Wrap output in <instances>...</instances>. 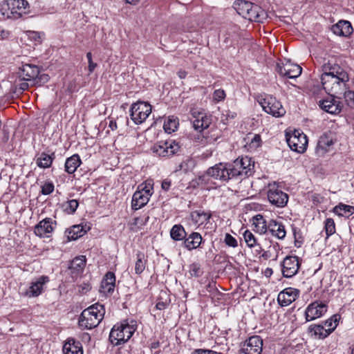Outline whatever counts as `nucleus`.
I'll list each match as a JSON object with an SVG mask.
<instances>
[{
  "label": "nucleus",
  "instance_id": "774afa93",
  "mask_svg": "<svg viewBox=\"0 0 354 354\" xmlns=\"http://www.w3.org/2000/svg\"><path fill=\"white\" fill-rule=\"evenodd\" d=\"M39 80H42L43 82H48V75L46 74L40 75Z\"/></svg>",
  "mask_w": 354,
  "mask_h": 354
},
{
  "label": "nucleus",
  "instance_id": "473e14b6",
  "mask_svg": "<svg viewBox=\"0 0 354 354\" xmlns=\"http://www.w3.org/2000/svg\"><path fill=\"white\" fill-rule=\"evenodd\" d=\"M55 157L54 152L51 154L41 152L36 159V164L39 167L42 169L49 168L51 166Z\"/></svg>",
  "mask_w": 354,
  "mask_h": 354
},
{
  "label": "nucleus",
  "instance_id": "9b49d317",
  "mask_svg": "<svg viewBox=\"0 0 354 354\" xmlns=\"http://www.w3.org/2000/svg\"><path fill=\"white\" fill-rule=\"evenodd\" d=\"M230 163H218L207 170V175L221 182H227L234 178L231 176Z\"/></svg>",
  "mask_w": 354,
  "mask_h": 354
},
{
  "label": "nucleus",
  "instance_id": "4be33fe9",
  "mask_svg": "<svg viewBox=\"0 0 354 354\" xmlns=\"http://www.w3.org/2000/svg\"><path fill=\"white\" fill-rule=\"evenodd\" d=\"M49 281L46 276H40L30 283L29 288L26 292L28 297H35L41 295L44 290V286Z\"/></svg>",
  "mask_w": 354,
  "mask_h": 354
},
{
  "label": "nucleus",
  "instance_id": "e433bc0d",
  "mask_svg": "<svg viewBox=\"0 0 354 354\" xmlns=\"http://www.w3.org/2000/svg\"><path fill=\"white\" fill-rule=\"evenodd\" d=\"M170 236L175 241H182L186 238L187 232L182 225H175L170 231Z\"/></svg>",
  "mask_w": 354,
  "mask_h": 354
},
{
  "label": "nucleus",
  "instance_id": "2f4dec72",
  "mask_svg": "<svg viewBox=\"0 0 354 354\" xmlns=\"http://www.w3.org/2000/svg\"><path fill=\"white\" fill-rule=\"evenodd\" d=\"M82 164L78 154H74L66 160L64 170L69 174H73Z\"/></svg>",
  "mask_w": 354,
  "mask_h": 354
},
{
  "label": "nucleus",
  "instance_id": "de8ad7c7",
  "mask_svg": "<svg viewBox=\"0 0 354 354\" xmlns=\"http://www.w3.org/2000/svg\"><path fill=\"white\" fill-rule=\"evenodd\" d=\"M236 115V113L235 112L230 110H225L221 114V120L223 124H226L230 122V120L234 119Z\"/></svg>",
  "mask_w": 354,
  "mask_h": 354
},
{
  "label": "nucleus",
  "instance_id": "a18cd8bd",
  "mask_svg": "<svg viewBox=\"0 0 354 354\" xmlns=\"http://www.w3.org/2000/svg\"><path fill=\"white\" fill-rule=\"evenodd\" d=\"M141 187L138 191L142 192L145 194H148L151 196L153 194V182L151 180H147L145 183L140 185L138 188Z\"/></svg>",
  "mask_w": 354,
  "mask_h": 354
},
{
  "label": "nucleus",
  "instance_id": "864d4df0",
  "mask_svg": "<svg viewBox=\"0 0 354 354\" xmlns=\"http://www.w3.org/2000/svg\"><path fill=\"white\" fill-rule=\"evenodd\" d=\"M26 34L30 40L37 43L41 42V34L39 32L29 30L26 32Z\"/></svg>",
  "mask_w": 354,
  "mask_h": 354
},
{
  "label": "nucleus",
  "instance_id": "b1692460",
  "mask_svg": "<svg viewBox=\"0 0 354 354\" xmlns=\"http://www.w3.org/2000/svg\"><path fill=\"white\" fill-rule=\"evenodd\" d=\"M39 74V68L34 64H26L21 68V76L24 80H34Z\"/></svg>",
  "mask_w": 354,
  "mask_h": 354
},
{
  "label": "nucleus",
  "instance_id": "052dcab7",
  "mask_svg": "<svg viewBox=\"0 0 354 354\" xmlns=\"http://www.w3.org/2000/svg\"><path fill=\"white\" fill-rule=\"evenodd\" d=\"M171 183L170 180L165 179L162 182L161 187H162V189H164L165 191H168L171 187Z\"/></svg>",
  "mask_w": 354,
  "mask_h": 354
},
{
  "label": "nucleus",
  "instance_id": "a878e982",
  "mask_svg": "<svg viewBox=\"0 0 354 354\" xmlns=\"http://www.w3.org/2000/svg\"><path fill=\"white\" fill-rule=\"evenodd\" d=\"M243 238L247 245L254 249L257 254H260L263 251L258 239L250 230H247L244 232Z\"/></svg>",
  "mask_w": 354,
  "mask_h": 354
},
{
  "label": "nucleus",
  "instance_id": "c9c22d12",
  "mask_svg": "<svg viewBox=\"0 0 354 354\" xmlns=\"http://www.w3.org/2000/svg\"><path fill=\"white\" fill-rule=\"evenodd\" d=\"M308 330L312 336L319 339H324L330 335L324 325H310L308 328Z\"/></svg>",
  "mask_w": 354,
  "mask_h": 354
},
{
  "label": "nucleus",
  "instance_id": "0eeeda50",
  "mask_svg": "<svg viewBox=\"0 0 354 354\" xmlns=\"http://www.w3.org/2000/svg\"><path fill=\"white\" fill-rule=\"evenodd\" d=\"M259 102L265 112L274 117H281L286 113V110L281 102L272 95H267L260 98Z\"/></svg>",
  "mask_w": 354,
  "mask_h": 354
},
{
  "label": "nucleus",
  "instance_id": "393cba45",
  "mask_svg": "<svg viewBox=\"0 0 354 354\" xmlns=\"http://www.w3.org/2000/svg\"><path fill=\"white\" fill-rule=\"evenodd\" d=\"M268 231L278 239H283L286 236V232L282 223L275 220H270L268 223Z\"/></svg>",
  "mask_w": 354,
  "mask_h": 354
},
{
  "label": "nucleus",
  "instance_id": "603ef678",
  "mask_svg": "<svg viewBox=\"0 0 354 354\" xmlns=\"http://www.w3.org/2000/svg\"><path fill=\"white\" fill-rule=\"evenodd\" d=\"M224 242L227 245L230 247L236 248L238 246L236 239L229 233L225 234Z\"/></svg>",
  "mask_w": 354,
  "mask_h": 354
},
{
  "label": "nucleus",
  "instance_id": "58836bf2",
  "mask_svg": "<svg viewBox=\"0 0 354 354\" xmlns=\"http://www.w3.org/2000/svg\"><path fill=\"white\" fill-rule=\"evenodd\" d=\"M146 263L147 260L145 259V254L141 252H138L135 263L136 274H140L145 270Z\"/></svg>",
  "mask_w": 354,
  "mask_h": 354
},
{
  "label": "nucleus",
  "instance_id": "13d9d810",
  "mask_svg": "<svg viewBox=\"0 0 354 354\" xmlns=\"http://www.w3.org/2000/svg\"><path fill=\"white\" fill-rule=\"evenodd\" d=\"M311 200L315 204L322 203L324 201V197L319 194L315 193L311 196Z\"/></svg>",
  "mask_w": 354,
  "mask_h": 354
},
{
  "label": "nucleus",
  "instance_id": "423d86ee",
  "mask_svg": "<svg viewBox=\"0 0 354 354\" xmlns=\"http://www.w3.org/2000/svg\"><path fill=\"white\" fill-rule=\"evenodd\" d=\"M230 166L231 176L236 179H243L251 176L254 167L251 158L248 156L237 158L232 163H230Z\"/></svg>",
  "mask_w": 354,
  "mask_h": 354
},
{
  "label": "nucleus",
  "instance_id": "5701e85b",
  "mask_svg": "<svg viewBox=\"0 0 354 354\" xmlns=\"http://www.w3.org/2000/svg\"><path fill=\"white\" fill-rule=\"evenodd\" d=\"M331 31L336 35L340 37H348L353 31L350 21L340 20L330 28Z\"/></svg>",
  "mask_w": 354,
  "mask_h": 354
},
{
  "label": "nucleus",
  "instance_id": "ddd939ff",
  "mask_svg": "<svg viewBox=\"0 0 354 354\" xmlns=\"http://www.w3.org/2000/svg\"><path fill=\"white\" fill-rule=\"evenodd\" d=\"M262 350L263 340L261 337L255 335L245 341L241 349V354H261Z\"/></svg>",
  "mask_w": 354,
  "mask_h": 354
},
{
  "label": "nucleus",
  "instance_id": "7c9ffc66",
  "mask_svg": "<svg viewBox=\"0 0 354 354\" xmlns=\"http://www.w3.org/2000/svg\"><path fill=\"white\" fill-rule=\"evenodd\" d=\"M149 196L140 191L137 190L133 195L131 207L132 209L138 210L143 207L149 201Z\"/></svg>",
  "mask_w": 354,
  "mask_h": 354
},
{
  "label": "nucleus",
  "instance_id": "680f3d73",
  "mask_svg": "<svg viewBox=\"0 0 354 354\" xmlns=\"http://www.w3.org/2000/svg\"><path fill=\"white\" fill-rule=\"evenodd\" d=\"M168 306V303L167 301H159L157 302L156 307L158 310H164Z\"/></svg>",
  "mask_w": 354,
  "mask_h": 354
},
{
  "label": "nucleus",
  "instance_id": "f257e3e1",
  "mask_svg": "<svg viewBox=\"0 0 354 354\" xmlns=\"http://www.w3.org/2000/svg\"><path fill=\"white\" fill-rule=\"evenodd\" d=\"M105 313L103 305L95 304L81 313L79 319V326L84 329H92L99 325Z\"/></svg>",
  "mask_w": 354,
  "mask_h": 354
},
{
  "label": "nucleus",
  "instance_id": "c85d7f7f",
  "mask_svg": "<svg viewBox=\"0 0 354 354\" xmlns=\"http://www.w3.org/2000/svg\"><path fill=\"white\" fill-rule=\"evenodd\" d=\"M190 217L195 225L200 226L203 224H207L209 221L212 217V213L209 211H194L190 214Z\"/></svg>",
  "mask_w": 354,
  "mask_h": 354
},
{
  "label": "nucleus",
  "instance_id": "0e129e2a",
  "mask_svg": "<svg viewBox=\"0 0 354 354\" xmlns=\"http://www.w3.org/2000/svg\"><path fill=\"white\" fill-rule=\"evenodd\" d=\"M187 75V73L185 71H184V70H180L178 72V76L180 79H185Z\"/></svg>",
  "mask_w": 354,
  "mask_h": 354
},
{
  "label": "nucleus",
  "instance_id": "a19ab883",
  "mask_svg": "<svg viewBox=\"0 0 354 354\" xmlns=\"http://www.w3.org/2000/svg\"><path fill=\"white\" fill-rule=\"evenodd\" d=\"M333 212L339 216H346L354 212V207L339 204L334 207Z\"/></svg>",
  "mask_w": 354,
  "mask_h": 354
},
{
  "label": "nucleus",
  "instance_id": "20e7f679",
  "mask_svg": "<svg viewBox=\"0 0 354 354\" xmlns=\"http://www.w3.org/2000/svg\"><path fill=\"white\" fill-rule=\"evenodd\" d=\"M323 89L330 95H341L346 89L349 76L322 75L320 77Z\"/></svg>",
  "mask_w": 354,
  "mask_h": 354
},
{
  "label": "nucleus",
  "instance_id": "412c9836",
  "mask_svg": "<svg viewBox=\"0 0 354 354\" xmlns=\"http://www.w3.org/2000/svg\"><path fill=\"white\" fill-rule=\"evenodd\" d=\"M299 295V290L291 287L287 288L279 292L277 301L281 306H288L297 299Z\"/></svg>",
  "mask_w": 354,
  "mask_h": 354
},
{
  "label": "nucleus",
  "instance_id": "9d476101",
  "mask_svg": "<svg viewBox=\"0 0 354 354\" xmlns=\"http://www.w3.org/2000/svg\"><path fill=\"white\" fill-rule=\"evenodd\" d=\"M180 146L175 140H167L166 142H158L153 145L151 148L153 153L160 157H170L176 153Z\"/></svg>",
  "mask_w": 354,
  "mask_h": 354
},
{
  "label": "nucleus",
  "instance_id": "dca6fc26",
  "mask_svg": "<svg viewBox=\"0 0 354 354\" xmlns=\"http://www.w3.org/2000/svg\"><path fill=\"white\" fill-rule=\"evenodd\" d=\"M322 68L323 72L322 75L343 76L346 78L348 76L346 71L341 67L334 58L328 60L324 59Z\"/></svg>",
  "mask_w": 354,
  "mask_h": 354
},
{
  "label": "nucleus",
  "instance_id": "cd10ccee",
  "mask_svg": "<svg viewBox=\"0 0 354 354\" xmlns=\"http://www.w3.org/2000/svg\"><path fill=\"white\" fill-rule=\"evenodd\" d=\"M202 240L203 238L200 233L192 232L185 239L183 245L188 250H192L198 248L201 244Z\"/></svg>",
  "mask_w": 354,
  "mask_h": 354
},
{
  "label": "nucleus",
  "instance_id": "5fc2aeb1",
  "mask_svg": "<svg viewBox=\"0 0 354 354\" xmlns=\"http://www.w3.org/2000/svg\"><path fill=\"white\" fill-rule=\"evenodd\" d=\"M225 97V93L222 89H217L213 93V98L216 102L223 100Z\"/></svg>",
  "mask_w": 354,
  "mask_h": 354
},
{
  "label": "nucleus",
  "instance_id": "69168bd1",
  "mask_svg": "<svg viewBox=\"0 0 354 354\" xmlns=\"http://www.w3.org/2000/svg\"><path fill=\"white\" fill-rule=\"evenodd\" d=\"M109 127L112 130L114 131L117 129V123L115 121L110 120L109 124Z\"/></svg>",
  "mask_w": 354,
  "mask_h": 354
},
{
  "label": "nucleus",
  "instance_id": "c756f323",
  "mask_svg": "<svg viewBox=\"0 0 354 354\" xmlns=\"http://www.w3.org/2000/svg\"><path fill=\"white\" fill-rule=\"evenodd\" d=\"M64 354H83L82 344L74 339H68L63 346Z\"/></svg>",
  "mask_w": 354,
  "mask_h": 354
},
{
  "label": "nucleus",
  "instance_id": "bb28decb",
  "mask_svg": "<svg viewBox=\"0 0 354 354\" xmlns=\"http://www.w3.org/2000/svg\"><path fill=\"white\" fill-rule=\"evenodd\" d=\"M115 286V276L113 272H109L104 276L101 283V289L104 293L111 294Z\"/></svg>",
  "mask_w": 354,
  "mask_h": 354
},
{
  "label": "nucleus",
  "instance_id": "4d7b16f0",
  "mask_svg": "<svg viewBox=\"0 0 354 354\" xmlns=\"http://www.w3.org/2000/svg\"><path fill=\"white\" fill-rule=\"evenodd\" d=\"M194 142L197 145H206L208 143V140L201 134H198L194 137Z\"/></svg>",
  "mask_w": 354,
  "mask_h": 354
},
{
  "label": "nucleus",
  "instance_id": "a211bd4d",
  "mask_svg": "<svg viewBox=\"0 0 354 354\" xmlns=\"http://www.w3.org/2000/svg\"><path fill=\"white\" fill-rule=\"evenodd\" d=\"M334 145V138L331 133L323 134L318 140L315 153L318 157L324 156L331 151Z\"/></svg>",
  "mask_w": 354,
  "mask_h": 354
},
{
  "label": "nucleus",
  "instance_id": "1a4fd4ad",
  "mask_svg": "<svg viewBox=\"0 0 354 354\" xmlns=\"http://www.w3.org/2000/svg\"><path fill=\"white\" fill-rule=\"evenodd\" d=\"M286 142L290 148L296 152L304 153L307 148V136L299 131L295 130L291 134L286 133Z\"/></svg>",
  "mask_w": 354,
  "mask_h": 354
},
{
  "label": "nucleus",
  "instance_id": "f3484780",
  "mask_svg": "<svg viewBox=\"0 0 354 354\" xmlns=\"http://www.w3.org/2000/svg\"><path fill=\"white\" fill-rule=\"evenodd\" d=\"M282 274L284 277L290 278L295 275L299 268L297 257L288 256L281 263Z\"/></svg>",
  "mask_w": 354,
  "mask_h": 354
},
{
  "label": "nucleus",
  "instance_id": "09e8293b",
  "mask_svg": "<svg viewBox=\"0 0 354 354\" xmlns=\"http://www.w3.org/2000/svg\"><path fill=\"white\" fill-rule=\"evenodd\" d=\"M342 94H344L347 105L351 108H354V91H346V89Z\"/></svg>",
  "mask_w": 354,
  "mask_h": 354
},
{
  "label": "nucleus",
  "instance_id": "338daca9",
  "mask_svg": "<svg viewBox=\"0 0 354 354\" xmlns=\"http://www.w3.org/2000/svg\"><path fill=\"white\" fill-rule=\"evenodd\" d=\"M260 254H261V257H262L264 259H269V258L271 257V255H270V252H267V251L263 252L262 254L261 253Z\"/></svg>",
  "mask_w": 354,
  "mask_h": 354
},
{
  "label": "nucleus",
  "instance_id": "ea45409f",
  "mask_svg": "<svg viewBox=\"0 0 354 354\" xmlns=\"http://www.w3.org/2000/svg\"><path fill=\"white\" fill-rule=\"evenodd\" d=\"M86 232L83 227L80 225H73L68 231V239L69 240H76L82 236Z\"/></svg>",
  "mask_w": 354,
  "mask_h": 354
},
{
  "label": "nucleus",
  "instance_id": "6e6d98bb",
  "mask_svg": "<svg viewBox=\"0 0 354 354\" xmlns=\"http://www.w3.org/2000/svg\"><path fill=\"white\" fill-rule=\"evenodd\" d=\"M86 57L88 62V71L91 73L97 66V64L93 62L92 54L91 52L86 53Z\"/></svg>",
  "mask_w": 354,
  "mask_h": 354
},
{
  "label": "nucleus",
  "instance_id": "2eb2a0df",
  "mask_svg": "<svg viewBox=\"0 0 354 354\" xmlns=\"http://www.w3.org/2000/svg\"><path fill=\"white\" fill-rule=\"evenodd\" d=\"M339 99L338 95H330L328 97L319 102V107L324 111L330 114H338L340 113L342 105V103L336 100Z\"/></svg>",
  "mask_w": 354,
  "mask_h": 354
},
{
  "label": "nucleus",
  "instance_id": "8fccbe9b",
  "mask_svg": "<svg viewBox=\"0 0 354 354\" xmlns=\"http://www.w3.org/2000/svg\"><path fill=\"white\" fill-rule=\"evenodd\" d=\"M189 273L192 276L198 277L201 275V265L198 263H193L189 266Z\"/></svg>",
  "mask_w": 354,
  "mask_h": 354
},
{
  "label": "nucleus",
  "instance_id": "37998d69",
  "mask_svg": "<svg viewBox=\"0 0 354 354\" xmlns=\"http://www.w3.org/2000/svg\"><path fill=\"white\" fill-rule=\"evenodd\" d=\"M78 201L75 199L69 200L62 205L64 211L68 214H73L78 207Z\"/></svg>",
  "mask_w": 354,
  "mask_h": 354
},
{
  "label": "nucleus",
  "instance_id": "39448f33",
  "mask_svg": "<svg viewBox=\"0 0 354 354\" xmlns=\"http://www.w3.org/2000/svg\"><path fill=\"white\" fill-rule=\"evenodd\" d=\"M267 198L269 203L277 208H283L288 204L289 196L284 192L281 186L276 183H269L267 186Z\"/></svg>",
  "mask_w": 354,
  "mask_h": 354
},
{
  "label": "nucleus",
  "instance_id": "f8f14e48",
  "mask_svg": "<svg viewBox=\"0 0 354 354\" xmlns=\"http://www.w3.org/2000/svg\"><path fill=\"white\" fill-rule=\"evenodd\" d=\"M326 304L315 301L309 304L305 311L307 322L315 320L323 316L327 311Z\"/></svg>",
  "mask_w": 354,
  "mask_h": 354
},
{
  "label": "nucleus",
  "instance_id": "f704fd0d",
  "mask_svg": "<svg viewBox=\"0 0 354 354\" xmlns=\"http://www.w3.org/2000/svg\"><path fill=\"white\" fill-rule=\"evenodd\" d=\"M86 266V257L80 256L74 258L71 262L69 268L73 274H79L84 268Z\"/></svg>",
  "mask_w": 354,
  "mask_h": 354
},
{
  "label": "nucleus",
  "instance_id": "e2e57ef3",
  "mask_svg": "<svg viewBox=\"0 0 354 354\" xmlns=\"http://www.w3.org/2000/svg\"><path fill=\"white\" fill-rule=\"evenodd\" d=\"M210 349H195L192 354H210Z\"/></svg>",
  "mask_w": 354,
  "mask_h": 354
},
{
  "label": "nucleus",
  "instance_id": "72a5a7b5",
  "mask_svg": "<svg viewBox=\"0 0 354 354\" xmlns=\"http://www.w3.org/2000/svg\"><path fill=\"white\" fill-rule=\"evenodd\" d=\"M253 225L254 230L260 234H263L268 231V224L261 214H257L253 217Z\"/></svg>",
  "mask_w": 354,
  "mask_h": 354
},
{
  "label": "nucleus",
  "instance_id": "6e6552de",
  "mask_svg": "<svg viewBox=\"0 0 354 354\" xmlns=\"http://www.w3.org/2000/svg\"><path fill=\"white\" fill-rule=\"evenodd\" d=\"M131 119L136 124L144 122L151 113V106L145 102L138 101L131 106Z\"/></svg>",
  "mask_w": 354,
  "mask_h": 354
},
{
  "label": "nucleus",
  "instance_id": "3c124183",
  "mask_svg": "<svg viewBox=\"0 0 354 354\" xmlns=\"http://www.w3.org/2000/svg\"><path fill=\"white\" fill-rule=\"evenodd\" d=\"M54 189L55 186L52 182H46L41 186V193L43 195H48L54 191Z\"/></svg>",
  "mask_w": 354,
  "mask_h": 354
},
{
  "label": "nucleus",
  "instance_id": "7ed1b4c3",
  "mask_svg": "<svg viewBox=\"0 0 354 354\" xmlns=\"http://www.w3.org/2000/svg\"><path fill=\"white\" fill-rule=\"evenodd\" d=\"M136 321L124 320L114 325L109 334V340L113 345L118 346L127 342L136 330Z\"/></svg>",
  "mask_w": 354,
  "mask_h": 354
},
{
  "label": "nucleus",
  "instance_id": "4c0bfd02",
  "mask_svg": "<svg viewBox=\"0 0 354 354\" xmlns=\"http://www.w3.org/2000/svg\"><path fill=\"white\" fill-rule=\"evenodd\" d=\"M12 9H16L20 15L28 12L29 3L26 0H12L11 2Z\"/></svg>",
  "mask_w": 354,
  "mask_h": 354
},
{
  "label": "nucleus",
  "instance_id": "c03bdc74",
  "mask_svg": "<svg viewBox=\"0 0 354 354\" xmlns=\"http://www.w3.org/2000/svg\"><path fill=\"white\" fill-rule=\"evenodd\" d=\"M337 315H333L330 319L324 322V326L326 328L327 331L330 334L337 327Z\"/></svg>",
  "mask_w": 354,
  "mask_h": 354
},
{
  "label": "nucleus",
  "instance_id": "f03ea898",
  "mask_svg": "<svg viewBox=\"0 0 354 354\" xmlns=\"http://www.w3.org/2000/svg\"><path fill=\"white\" fill-rule=\"evenodd\" d=\"M234 8L243 18L250 21L263 23L267 18V14L260 6L250 1H237Z\"/></svg>",
  "mask_w": 354,
  "mask_h": 354
},
{
  "label": "nucleus",
  "instance_id": "6ab92c4d",
  "mask_svg": "<svg viewBox=\"0 0 354 354\" xmlns=\"http://www.w3.org/2000/svg\"><path fill=\"white\" fill-rule=\"evenodd\" d=\"M277 71L280 75L287 78L293 79L301 75L302 68L298 64L287 62L282 65L278 64Z\"/></svg>",
  "mask_w": 354,
  "mask_h": 354
},
{
  "label": "nucleus",
  "instance_id": "49530a36",
  "mask_svg": "<svg viewBox=\"0 0 354 354\" xmlns=\"http://www.w3.org/2000/svg\"><path fill=\"white\" fill-rule=\"evenodd\" d=\"M325 230L327 237L335 232V225L332 218H327L325 221Z\"/></svg>",
  "mask_w": 354,
  "mask_h": 354
},
{
  "label": "nucleus",
  "instance_id": "4468645a",
  "mask_svg": "<svg viewBox=\"0 0 354 354\" xmlns=\"http://www.w3.org/2000/svg\"><path fill=\"white\" fill-rule=\"evenodd\" d=\"M192 115L194 118L192 121L193 127L199 132L208 128L212 123V116L203 111L194 109L192 111Z\"/></svg>",
  "mask_w": 354,
  "mask_h": 354
},
{
  "label": "nucleus",
  "instance_id": "79ce46f5",
  "mask_svg": "<svg viewBox=\"0 0 354 354\" xmlns=\"http://www.w3.org/2000/svg\"><path fill=\"white\" fill-rule=\"evenodd\" d=\"M178 120L176 118H169L165 121L163 128L166 133H171L174 132L178 127Z\"/></svg>",
  "mask_w": 354,
  "mask_h": 354
},
{
  "label": "nucleus",
  "instance_id": "bf43d9fd",
  "mask_svg": "<svg viewBox=\"0 0 354 354\" xmlns=\"http://www.w3.org/2000/svg\"><path fill=\"white\" fill-rule=\"evenodd\" d=\"M261 136L259 135H254L251 140L250 145L252 147H258L261 145Z\"/></svg>",
  "mask_w": 354,
  "mask_h": 354
},
{
  "label": "nucleus",
  "instance_id": "aec40b11",
  "mask_svg": "<svg viewBox=\"0 0 354 354\" xmlns=\"http://www.w3.org/2000/svg\"><path fill=\"white\" fill-rule=\"evenodd\" d=\"M56 222L51 218H46L37 224L34 229L35 234L39 237H48L55 229Z\"/></svg>",
  "mask_w": 354,
  "mask_h": 354
}]
</instances>
